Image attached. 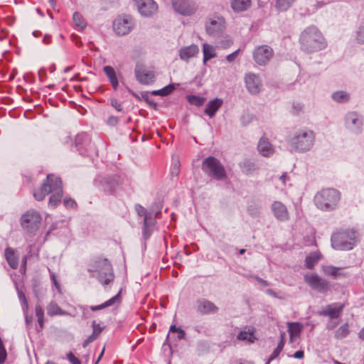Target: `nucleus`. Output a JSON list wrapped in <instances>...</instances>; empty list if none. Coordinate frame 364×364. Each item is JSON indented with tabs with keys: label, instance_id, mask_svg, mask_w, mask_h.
<instances>
[{
	"label": "nucleus",
	"instance_id": "11",
	"mask_svg": "<svg viewBox=\"0 0 364 364\" xmlns=\"http://www.w3.org/2000/svg\"><path fill=\"white\" fill-rule=\"evenodd\" d=\"M134 23L129 16H118L113 23V29L119 36L128 34L134 28Z\"/></svg>",
	"mask_w": 364,
	"mask_h": 364
},
{
	"label": "nucleus",
	"instance_id": "18",
	"mask_svg": "<svg viewBox=\"0 0 364 364\" xmlns=\"http://www.w3.org/2000/svg\"><path fill=\"white\" fill-rule=\"evenodd\" d=\"M224 28V19L215 18L209 19L205 24L206 32L208 35L216 36L223 32Z\"/></svg>",
	"mask_w": 364,
	"mask_h": 364
},
{
	"label": "nucleus",
	"instance_id": "22",
	"mask_svg": "<svg viewBox=\"0 0 364 364\" xmlns=\"http://www.w3.org/2000/svg\"><path fill=\"white\" fill-rule=\"evenodd\" d=\"M218 308L207 299H200L197 301V311L202 314L216 313Z\"/></svg>",
	"mask_w": 364,
	"mask_h": 364
},
{
	"label": "nucleus",
	"instance_id": "50",
	"mask_svg": "<svg viewBox=\"0 0 364 364\" xmlns=\"http://www.w3.org/2000/svg\"><path fill=\"white\" fill-rule=\"evenodd\" d=\"M92 326L93 329L92 333L98 337L102 333L103 328H102L95 321H92Z\"/></svg>",
	"mask_w": 364,
	"mask_h": 364
},
{
	"label": "nucleus",
	"instance_id": "54",
	"mask_svg": "<svg viewBox=\"0 0 364 364\" xmlns=\"http://www.w3.org/2000/svg\"><path fill=\"white\" fill-rule=\"evenodd\" d=\"M67 358L72 364H81L80 360L76 358L72 352L68 353Z\"/></svg>",
	"mask_w": 364,
	"mask_h": 364
},
{
	"label": "nucleus",
	"instance_id": "56",
	"mask_svg": "<svg viewBox=\"0 0 364 364\" xmlns=\"http://www.w3.org/2000/svg\"><path fill=\"white\" fill-rule=\"evenodd\" d=\"M71 40L77 47H82V42L80 41V37L75 34L71 35Z\"/></svg>",
	"mask_w": 364,
	"mask_h": 364
},
{
	"label": "nucleus",
	"instance_id": "1",
	"mask_svg": "<svg viewBox=\"0 0 364 364\" xmlns=\"http://www.w3.org/2000/svg\"><path fill=\"white\" fill-rule=\"evenodd\" d=\"M51 193L48 204L50 207L55 208L61 202L63 197L62 181L59 177L53 174L47 176L46 180L42 184L41 188L33 192V196L37 200H43L47 195Z\"/></svg>",
	"mask_w": 364,
	"mask_h": 364
},
{
	"label": "nucleus",
	"instance_id": "46",
	"mask_svg": "<svg viewBox=\"0 0 364 364\" xmlns=\"http://www.w3.org/2000/svg\"><path fill=\"white\" fill-rule=\"evenodd\" d=\"M247 212L251 216L257 217L260 213V208L257 205L252 204L248 206Z\"/></svg>",
	"mask_w": 364,
	"mask_h": 364
},
{
	"label": "nucleus",
	"instance_id": "36",
	"mask_svg": "<svg viewBox=\"0 0 364 364\" xmlns=\"http://www.w3.org/2000/svg\"><path fill=\"white\" fill-rule=\"evenodd\" d=\"M240 166L242 171L246 174H250L257 169L255 164L248 159L240 163Z\"/></svg>",
	"mask_w": 364,
	"mask_h": 364
},
{
	"label": "nucleus",
	"instance_id": "38",
	"mask_svg": "<svg viewBox=\"0 0 364 364\" xmlns=\"http://www.w3.org/2000/svg\"><path fill=\"white\" fill-rule=\"evenodd\" d=\"M296 0H276L275 7L279 11H287Z\"/></svg>",
	"mask_w": 364,
	"mask_h": 364
},
{
	"label": "nucleus",
	"instance_id": "30",
	"mask_svg": "<svg viewBox=\"0 0 364 364\" xmlns=\"http://www.w3.org/2000/svg\"><path fill=\"white\" fill-rule=\"evenodd\" d=\"M120 301V292H119L117 294L107 300V301L104 302L102 304L97 305V306H90V309L92 311H99L101 309H103L105 308L114 305L116 303H119Z\"/></svg>",
	"mask_w": 364,
	"mask_h": 364
},
{
	"label": "nucleus",
	"instance_id": "15",
	"mask_svg": "<svg viewBox=\"0 0 364 364\" xmlns=\"http://www.w3.org/2000/svg\"><path fill=\"white\" fill-rule=\"evenodd\" d=\"M244 80L246 88L250 93L256 95L260 92L262 88V82L259 75L248 73L245 74Z\"/></svg>",
	"mask_w": 364,
	"mask_h": 364
},
{
	"label": "nucleus",
	"instance_id": "5",
	"mask_svg": "<svg viewBox=\"0 0 364 364\" xmlns=\"http://www.w3.org/2000/svg\"><path fill=\"white\" fill-rule=\"evenodd\" d=\"M315 135L313 131L304 129L295 132L289 140V145L296 151L305 152L313 147Z\"/></svg>",
	"mask_w": 364,
	"mask_h": 364
},
{
	"label": "nucleus",
	"instance_id": "62",
	"mask_svg": "<svg viewBox=\"0 0 364 364\" xmlns=\"http://www.w3.org/2000/svg\"><path fill=\"white\" fill-rule=\"evenodd\" d=\"M304 351H303V350H299L296 351V352L294 353V357L295 358H297V359H301V358H304Z\"/></svg>",
	"mask_w": 364,
	"mask_h": 364
},
{
	"label": "nucleus",
	"instance_id": "42",
	"mask_svg": "<svg viewBox=\"0 0 364 364\" xmlns=\"http://www.w3.org/2000/svg\"><path fill=\"white\" fill-rule=\"evenodd\" d=\"M350 333L348 323H345L340 326L335 332V338L337 339H343L346 338Z\"/></svg>",
	"mask_w": 364,
	"mask_h": 364
},
{
	"label": "nucleus",
	"instance_id": "13",
	"mask_svg": "<svg viewBox=\"0 0 364 364\" xmlns=\"http://www.w3.org/2000/svg\"><path fill=\"white\" fill-rule=\"evenodd\" d=\"M75 144L80 155L90 156L92 153L93 145L90 136L86 133L78 134L75 137Z\"/></svg>",
	"mask_w": 364,
	"mask_h": 364
},
{
	"label": "nucleus",
	"instance_id": "61",
	"mask_svg": "<svg viewBox=\"0 0 364 364\" xmlns=\"http://www.w3.org/2000/svg\"><path fill=\"white\" fill-rule=\"evenodd\" d=\"M50 277H51V280L53 283V284L55 286V287L59 289H60V284H58L57 279H56V277L54 273H50Z\"/></svg>",
	"mask_w": 364,
	"mask_h": 364
},
{
	"label": "nucleus",
	"instance_id": "6",
	"mask_svg": "<svg viewBox=\"0 0 364 364\" xmlns=\"http://www.w3.org/2000/svg\"><path fill=\"white\" fill-rule=\"evenodd\" d=\"M357 232L354 230H343L335 232L331 236V245L338 250H350L357 242Z\"/></svg>",
	"mask_w": 364,
	"mask_h": 364
},
{
	"label": "nucleus",
	"instance_id": "40",
	"mask_svg": "<svg viewBox=\"0 0 364 364\" xmlns=\"http://www.w3.org/2000/svg\"><path fill=\"white\" fill-rule=\"evenodd\" d=\"M176 88L175 84H169L168 85L163 87L162 89L154 90L151 94L153 95L167 96L170 95Z\"/></svg>",
	"mask_w": 364,
	"mask_h": 364
},
{
	"label": "nucleus",
	"instance_id": "33",
	"mask_svg": "<svg viewBox=\"0 0 364 364\" xmlns=\"http://www.w3.org/2000/svg\"><path fill=\"white\" fill-rule=\"evenodd\" d=\"M302 331V326L300 323H288V331L290 336L291 340L293 338H297Z\"/></svg>",
	"mask_w": 364,
	"mask_h": 364
},
{
	"label": "nucleus",
	"instance_id": "64",
	"mask_svg": "<svg viewBox=\"0 0 364 364\" xmlns=\"http://www.w3.org/2000/svg\"><path fill=\"white\" fill-rule=\"evenodd\" d=\"M97 338V336L93 333L87 338L88 342L92 343Z\"/></svg>",
	"mask_w": 364,
	"mask_h": 364
},
{
	"label": "nucleus",
	"instance_id": "52",
	"mask_svg": "<svg viewBox=\"0 0 364 364\" xmlns=\"http://www.w3.org/2000/svg\"><path fill=\"white\" fill-rule=\"evenodd\" d=\"M147 222L145 223V225L143 226V236L145 240H147L152 232L153 228H147Z\"/></svg>",
	"mask_w": 364,
	"mask_h": 364
},
{
	"label": "nucleus",
	"instance_id": "34",
	"mask_svg": "<svg viewBox=\"0 0 364 364\" xmlns=\"http://www.w3.org/2000/svg\"><path fill=\"white\" fill-rule=\"evenodd\" d=\"M332 99L338 103H346L350 100V95L343 90L334 92L331 96Z\"/></svg>",
	"mask_w": 364,
	"mask_h": 364
},
{
	"label": "nucleus",
	"instance_id": "57",
	"mask_svg": "<svg viewBox=\"0 0 364 364\" xmlns=\"http://www.w3.org/2000/svg\"><path fill=\"white\" fill-rule=\"evenodd\" d=\"M35 311L37 318L44 317V311L41 305H36Z\"/></svg>",
	"mask_w": 364,
	"mask_h": 364
},
{
	"label": "nucleus",
	"instance_id": "12",
	"mask_svg": "<svg viewBox=\"0 0 364 364\" xmlns=\"http://www.w3.org/2000/svg\"><path fill=\"white\" fill-rule=\"evenodd\" d=\"M174 10L183 16H191L197 11V6L192 0H171Z\"/></svg>",
	"mask_w": 364,
	"mask_h": 364
},
{
	"label": "nucleus",
	"instance_id": "27",
	"mask_svg": "<svg viewBox=\"0 0 364 364\" xmlns=\"http://www.w3.org/2000/svg\"><path fill=\"white\" fill-rule=\"evenodd\" d=\"M103 71L108 78L112 88L117 90L119 87V82L114 69L110 65H106L103 68Z\"/></svg>",
	"mask_w": 364,
	"mask_h": 364
},
{
	"label": "nucleus",
	"instance_id": "37",
	"mask_svg": "<svg viewBox=\"0 0 364 364\" xmlns=\"http://www.w3.org/2000/svg\"><path fill=\"white\" fill-rule=\"evenodd\" d=\"M237 339L240 341H247V342L252 343L256 340V337L253 331H242L239 333L237 336Z\"/></svg>",
	"mask_w": 364,
	"mask_h": 364
},
{
	"label": "nucleus",
	"instance_id": "45",
	"mask_svg": "<svg viewBox=\"0 0 364 364\" xmlns=\"http://www.w3.org/2000/svg\"><path fill=\"white\" fill-rule=\"evenodd\" d=\"M169 332L176 333L179 340L183 339L186 336L185 331L181 327H176V325H171L170 326Z\"/></svg>",
	"mask_w": 364,
	"mask_h": 364
},
{
	"label": "nucleus",
	"instance_id": "21",
	"mask_svg": "<svg viewBox=\"0 0 364 364\" xmlns=\"http://www.w3.org/2000/svg\"><path fill=\"white\" fill-rule=\"evenodd\" d=\"M198 53L199 48L196 44L183 46L178 50V55L181 60L186 62H188L191 58L195 57Z\"/></svg>",
	"mask_w": 364,
	"mask_h": 364
},
{
	"label": "nucleus",
	"instance_id": "55",
	"mask_svg": "<svg viewBox=\"0 0 364 364\" xmlns=\"http://www.w3.org/2000/svg\"><path fill=\"white\" fill-rule=\"evenodd\" d=\"M281 351L279 349L275 348L272 353L270 355L269 358L267 359L266 364H269L271 361L277 358L280 354Z\"/></svg>",
	"mask_w": 364,
	"mask_h": 364
},
{
	"label": "nucleus",
	"instance_id": "29",
	"mask_svg": "<svg viewBox=\"0 0 364 364\" xmlns=\"http://www.w3.org/2000/svg\"><path fill=\"white\" fill-rule=\"evenodd\" d=\"M73 21L74 28L78 31H82L87 27V21L79 12L73 14Z\"/></svg>",
	"mask_w": 364,
	"mask_h": 364
},
{
	"label": "nucleus",
	"instance_id": "60",
	"mask_svg": "<svg viewBox=\"0 0 364 364\" xmlns=\"http://www.w3.org/2000/svg\"><path fill=\"white\" fill-rule=\"evenodd\" d=\"M253 278H255L259 283H260L262 286L264 287H267L269 286V283L267 282V281L257 277V276H253L252 277Z\"/></svg>",
	"mask_w": 364,
	"mask_h": 364
},
{
	"label": "nucleus",
	"instance_id": "51",
	"mask_svg": "<svg viewBox=\"0 0 364 364\" xmlns=\"http://www.w3.org/2000/svg\"><path fill=\"white\" fill-rule=\"evenodd\" d=\"M147 222V228H153L155 224V220L152 218L151 213L149 215H146L144 218V225H145V223Z\"/></svg>",
	"mask_w": 364,
	"mask_h": 364
},
{
	"label": "nucleus",
	"instance_id": "44",
	"mask_svg": "<svg viewBox=\"0 0 364 364\" xmlns=\"http://www.w3.org/2000/svg\"><path fill=\"white\" fill-rule=\"evenodd\" d=\"M180 167H181V164H180L179 159L177 157L173 158L171 165V168H170L171 174L173 176H178L180 172Z\"/></svg>",
	"mask_w": 364,
	"mask_h": 364
},
{
	"label": "nucleus",
	"instance_id": "25",
	"mask_svg": "<svg viewBox=\"0 0 364 364\" xmlns=\"http://www.w3.org/2000/svg\"><path fill=\"white\" fill-rule=\"evenodd\" d=\"M223 102V100L220 98H215L213 100H210L206 105L204 112L210 118L213 117L217 112V111L222 106Z\"/></svg>",
	"mask_w": 364,
	"mask_h": 364
},
{
	"label": "nucleus",
	"instance_id": "58",
	"mask_svg": "<svg viewBox=\"0 0 364 364\" xmlns=\"http://www.w3.org/2000/svg\"><path fill=\"white\" fill-rule=\"evenodd\" d=\"M239 51H240V49L235 50V52L228 55L226 56V60L228 61V62H233L235 58H237L238 53H239Z\"/></svg>",
	"mask_w": 364,
	"mask_h": 364
},
{
	"label": "nucleus",
	"instance_id": "19",
	"mask_svg": "<svg viewBox=\"0 0 364 364\" xmlns=\"http://www.w3.org/2000/svg\"><path fill=\"white\" fill-rule=\"evenodd\" d=\"M344 305L332 304L326 306L322 311L318 312L319 316H328L331 319L338 318L343 310Z\"/></svg>",
	"mask_w": 364,
	"mask_h": 364
},
{
	"label": "nucleus",
	"instance_id": "10",
	"mask_svg": "<svg viewBox=\"0 0 364 364\" xmlns=\"http://www.w3.org/2000/svg\"><path fill=\"white\" fill-rule=\"evenodd\" d=\"M304 281L312 289L318 293L326 294L331 289L330 282L317 274H306Z\"/></svg>",
	"mask_w": 364,
	"mask_h": 364
},
{
	"label": "nucleus",
	"instance_id": "43",
	"mask_svg": "<svg viewBox=\"0 0 364 364\" xmlns=\"http://www.w3.org/2000/svg\"><path fill=\"white\" fill-rule=\"evenodd\" d=\"M187 100L191 105H195L196 107L202 106L205 101V97L198 95H188L187 97Z\"/></svg>",
	"mask_w": 364,
	"mask_h": 364
},
{
	"label": "nucleus",
	"instance_id": "28",
	"mask_svg": "<svg viewBox=\"0 0 364 364\" xmlns=\"http://www.w3.org/2000/svg\"><path fill=\"white\" fill-rule=\"evenodd\" d=\"M251 6V0H231V8L235 12H242Z\"/></svg>",
	"mask_w": 364,
	"mask_h": 364
},
{
	"label": "nucleus",
	"instance_id": "9",
	"mask_svg": "<svg viewBox=\"0 0 364 364\" xmlns=\"http://www.w3.org/2000/svg\"><path fill=\"white\" fill-rule=\"evenodd\" d=\"M345 127L350 132L359 134L363 131V117L358 112H349L345 116Z\"/></svg>",
	"mask_w": 364,
	"mask_h": 364
},
{
	"label": "nucleus",
	"instance_id": "16",
	"mask_svg": "<svg viewBox=\"0 0 364 364\" xmlns=\"http://www.w3.org/2000/svg\"><path fill=\"white\" fill-rule=\"evenodd\" d=\"M273 55L271 47L264 45L257 47L253 52V58L259 65H265Z\"/></svg>",
	"mask_w": 364,
	"mask_h": 364
},
{
	"label": "nucleus",
	"instance_id": "39",
	"mask_svg": "<svg viewBox=\"0 0 364 364\" xmlns=\"http://www.w3.org/2000/svg\"><path fill=\"white\" fill-rule=\"evenodd\" d=\"M340 270L341 268L334 266L328 265L322 267V271L324 274L333 277L335 278L341 275Z\"/></svg>",
	"mask_w": 364,
	"mask_h": 364
},
{
	"label": "nucleus",
	"instance_id": "20",
	"mask_svg": "<svg viewBox=\"0 0 364 364\" xmlns=\"http://www.w3.org/2000/svg\"><path fill=\"white\" fill-rule=\"evenodd\" d=\"M271 209L274 216L279 221H287L289 218L288 210L284 204L280 201H274Z\"/></svg>",
	"mask_w": 364,
	"mask_h": 364
},
{
	"label": "nucleus",
	"instance_id": "26",
	"mask_svg": "<svg viewBox=\"0 0 364 364\" xmlns=\"http://www.w3.org/2000/svg\"><path fill=\"white\" fill-rule=\"evenodd\" d=\"M6 259L13 269H16L18 267V257L16 255V250L11 247H7L5 250Z\"/></svg>",
	"mask_w": 364,
	"mask_h": 364
},
{
	"label": "nucleus",
	"instance_id": "14",
	"mask_svg": "<svg viewBox=\"0 0 364 364\" xmlns=\"http://www.w3.org/2000/svg\"><path fill=\"white\" fill-rule=\"evenodd\" d=\"M100 183L105 193L112 194L119 188L122 178L118 175L105 176L100 180Z\"/></svg>",
	"mask_w": 364,
	"mask_h": 364
},
{
	"label": "nucleus",
	"instance_id": "63",
	"mask_svg": "<svg viewBox=\"0 0 364 364\" xmlns=\"http://www.w3.org/2000/svg\"><path fill=\"white\" fill-rule=\"evenodd\" d=\"M337 325H338L337 322H330L327 324L326 328L328 330H332V329L335 328L337 326Z\"/></svg>",
	"mask_w": 364,
	"mask_h": 364
},
{
	"label": "nucleus",
	"instance_id": "31",
	"mask_svg": "<svg viewBox=\"0 0 364 364\" xmlns=\"http://www.w3.org/2000/svg\"><path fill=\"white\" fill-rule=\"evenodd\" d=\"M321 259V254L317 252L310 253L305 259V266L309 269H312Z\"/></svg>",
	"mask_w": 364,
	"mask_h": 364
},
{
	"label": "nucleus",
	"instance_id": "17",
	"mask_svg": "<svg viewBox=\"0 0 364 364\" xmlns=\"http://www.w3.org/2000/svg\"><path fill=\"white\" fill-rule=\"evenodd\" d=\"M139 12L144 16H151L156 13L158 6L154 0H134Z\"/></svg>",
	"mask_w": 364,
	"mask_h": 364
},
{
	"label": "nucleus",
	"instance_id": "23",
	"mask_svg": "<svg viewBox=\"0 0 364 364\" xmlns=\"http://www.w3.org/2000/svg\"><path fill=\"white\" fill-rule=\"evenodd\" d=\"M135 75L136 80L140 83L144 85H147L150 82H152L155 77L154 73L152 71L143 69H136Z\"/></svg>",
	"mask_w": 364,
	"mask_h": 364
},
{
	"label": "nucleus",
	"instance_id": "48",
	"mask_svg": "<svg viewBox=\"0 0 364 364\" xmlns=\"http://www.w3.org/2000/svg\"><path fill=\"white\" fill-rule=\"evenodd\" d=\"M135 210L139 216H144V218H145L146 215H150V213H147L146 209L139 204L135 205Z\"/></svg>",
	"mask_w": 364,
	"mask_h": 364
},
{
	"label": "nucleus",
	"instance_id": "32",
	"mask_svg": "<svg viewBox=\"0 0 364 364\" xmlns=\"http://www.w3.org/2000/svg\"><path fill=\"white\" fill-rule=\"evenodd\" d=\"M203 63L206 64L207 61L213 58L216 56V52L215 48L208 44L204 43L203 45Z\"/></svg>",
	"mask_w": 364,
	"mask_h": 364
},
{
	"label": "nucleus",
	"instance_id": "8",
	"mask_svg": "<svg viewBox=\"0 0 364 364\" xmlns=\"http://www.w3.org/2000/svg\"><path fill=\"white\" fill-rule=\"evenodd\" d=\"M41 220L40 213L34 209H30L21 215L20 224L25 232L33 234L39 228Z\"/></svg>",
	"mask_w": 364,
	"mask_h": 364
},
{
	"label": "nucleus",
	"instance_id": "49",
	"mask_svg": "<svg viewBox=\"0 0 364 364\" xmlns=\"http://www.w3.org/2000/svg\"><path fill=\"white\" fill-rule=\"evenodd\" d=\"M63 203L67 208H74L77 206L76 202L70 198H65Z\"/></svg>",
	"mask_w": 364,
	"mask_h": 364
},
{
	"label": "nucleus",
	"instance_id": "53",
	"mask_svg": "<svg viewBox=\"0 0 364 364\" xmlns=\"http://www.w3.org/2000/svg\"><path fill=\"white\" fill-rule=\"evenodd\" d=\"M110 104L118 112H122V104L120 102H119L117 100H116L114 98L111 99Z\"/></svg>",
	"mask_w": 364,
	"mask_h": 364
},
{
	"label": "nucleus",
	"instance_id": "3",
	"mask_svg": "<svg viewBox=\"0 0 364 364\" xmlns=\"http://www.w3.org/2000/svg\"><path fill=\"white\" fill-rule=\"evenodd\" d=\"M88 272L92 277L97 278L103 286L109 284L114 278L110 262L102 257H96L90 260Z\"/></svg>",
	"mask_w": 364,
	"mask_h": 364
},
{
	"label": "nucleus",
	"instance_id": "59",
	"mask_svg": "<svg viewBox=\"0 0 364 364\" xmlns=\"http://www.w3.org/2000/svg\"><path fill=\"white\" fill-rule=\"evenodd\" d=\"M119 119L117 117L111 116L107 119V124L111 126H115L118 124Z\"/></svg>",
	"mask_w": 364,
	"mask_h": 364
},
{
	"label": "nucleus",
	"instance_id": "41",
	"mask_svg": "<svg viewBox=\"0 0 364 364\" xmlns=\"http://www.w3.org/2000/svg\"><path fill=\"white\" fill-rule=\"evenodd\" d=\"M16 291H17L18 297L20 301L23 312L24 314H26L28 310V303L27 299L26 297L24 292L21 289H20L17 286H16Z\"/></svg>",
	"mask_w": 364,
	"mask_h": 364
},
{
	"label": "nucleus",
	"instance_id": "2",
	"mask_svg": "<svg viewBox=\"0 0 364 364\" xmlns=\"http://www.w3.org/2000/svg\"><path fill=\"white\" fill-rule=\"evenodd\" d=\"M299 43L301 49L308 53L320 51L327 46L323 36L314 26L307 27L301 33Z\"/></svg>",
	"mask_w": 364,
	"mask_h": 364
},
{
	"label": "nucleus",
	"instance_id": "24",
	"mask_svg": "<svg viewBox=\"0 0 364 364\" xmlns=\"http://www.w3.org/2000/svg\"><path fill=\"white\" fill-rule=\"evenodd\" d=\"M257 149L259 154L265 157L271 156L274 152L272 145L269 140L264 137L260 139L257 145Z\"/></svg>",
	"mask_w": 364,
	"mask_h": 364
},
{
	"label": "nucleus",
	"instance_id": "35",
	"mask_svg": "<svg viewBox=\"0 0 364 364\" xmlns=\"http://www.w3.org/2000/svg\"><path fill=\"white\" fill-rule=\"evenodd\" d=\"M47 314L50 316L65 315L67 313L61 309V308L55 303L50 302L47 306Z\"/></svg>",
	"mask_w": 364,
	"mask_h": 364
},
{
	"label": "nucleus",
	"instance_id": "4",
	"mask_svg": "<svg viewBox=\"0 0 364 364\" xmlns=\"http://www.w3.org/2000/svg\"><path fill=\"white\" fill-rule=\"evenodd\" d=\"M341 199V193L334 188H326L318 192L314 197L316 206L324 211L334 210Z\"/></svg>",
	"mask_w": 364,
	"mask_h": 364
},
{
	"label": "nucleus",
	"instance_id": "7",
	"mask_svg": "<svg viewBox=\"0 0 364 364\" xmlns=\"http://www.w3.org/2000/svg\"><path fill=\"white\" fill-rule=\"evenodd\" d=\"M202 169L208 176L215 179L220 181L226 178L224 166L213 156H208L203 161Z\"/></svg>",
	"mask_w": 364,
	"mask_h": 364
},
{
	"label": "nucleus",
	"instance_id": "47",
	"mask_svg": "<svg viewBox=\"0 0 364 364\" xmlns=\"http://www.w3.org/2000/svg\"><path fill=\"white\" fill-rule=\"evenodd\" d=\"M356 39L358 43H364V23L359 26L356 33Z\"/></svg>",
	"mask_w": 364,
	"mask_h": 364
}]
</instances>
